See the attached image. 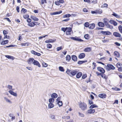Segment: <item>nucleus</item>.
I'll list each match as a JSON object with an SVG mask.
<instances>
[{
    "label": "nucleus",
    "mask_w": 122,
    "mask_h": 122,
    "mask_svg": "<svg viewBox=\"0 0 122 122\" xmlns=\"http://www.w3.org/2000/svg\"><path fill=\"white\" fill-rule=\"evenodd\" d=\"M78 71L76 70H71L68 69H67L66 73L69 75L71 74L73 76L75 75L77 73Z\"/></svg>",
    "instance_id": "f257e3e1"
},
{
    "label": "nucleus",
    "mask_w": 122,
    "mask_h": 122,
    "mask_svg": "<svg viewBox=\"0 0 122 122\" xmlns=\"http://www.w3.org/2000/svg\"><path fill=\"white\" fill-rule=\"evenodd\" d=\"M105 67L108 71H109L111 70H114L115 68L113 66L110 64H107L106 66H105Z\"/></svg>",
    "instance_id": "f03ea898"
},
{
    "label": "nucleus",
    "mask_w": 122,
    "mask_h": 122,
    "mask_svg": "<svg viewBox=\"0 0 122 122\" xmlns=\"http://www.w3.org/2000/svg\"><path fill=\"white\" fill-rule=\"evenodd\" d=\"M79 107L81 109L83 110H86L87 107L86 104L84 102H81L79 104Z\"/></svg>",
    "instance_id": "7ed1b4c3"
},
{
    "label": "nucleus",
    "mask_w": 122,
    "mask_h": 122,
    "mask_svg": "<svg viewBox=\"0 0 122 122\" xmlns=\"http://www.w3.org/2000/svg\"><path fill=\"white\" fill-rule=\"evenodd\" d=\"M70 38L71 39L75 40L76 41H78L80 42H82L84 41L82 39L78 38V37H70Z\"/></svg>",
    "instance_id": "20e7f679"
},
{
    "label": "nucleus",
    "mask_w": 122,
    "mask_h": 122,
    "mask_svg": "<svg viewBox=\"0 0 122 122\" xmlns=\"http://www.w3.org/2000/svg\"><path fill=\"white\" fill-rule=\"evenodd\" d=\"M100 32L103 35H110L112 34L111 32L109 31H104L102 30Z\"/></svg>",
    "instance_id": "39448f33"
},
{
    "label": "nucleus",
    "mask_w": 122,
    "mask_h": 122,
    "mask_svg": "<svg viewBox=\"0 0 122 122\" xmlns=\"http://www.w3.org/2000/svg\"><path fill=\"white\" fill-rule=\"evenodd\" d=\"M97 69L102 74H104L105 72V71L104 69L103 68L100 67H97Z\"/></svg>",
    "instance_id": "423d86ee"
},
{
    "label": "nucleus",
    "mask_w": 122,
    "mask_h": 122,
    "mask_svg": "<svg viewBox=\"0 0 122 122\" xmlns=\"http://www.w3.org/2000/svg\"><path fill=\"white\" fill-rule=\"evenodd\" d=\"M72 30V28L70 27H68V29L66 31V34L67 35H71V32Z\"/></svg>",
    "instance_id": "0eeeda50"
},
{
    "label": "nucleus",
    "mask_w": 122,
    "mask_h": 122,
    "mask_svg": "<svg viewBox=\"0 0 122 122\" xmlns=\"http://www.w3.org/2000/svg\"><path fill=\"white\" fill-rule=\"evenodd\" d=\"M33 63L34 65L37 66L39 67H40L41 66L39 62L36 60H34V61H33Z\"/></svg>",
    "instance_id": "6e6552de"
},
{
    "label": "nucleus",
    "mask_w": 122,
    "mask_h": 122,
    "mask_svg": "<svg viewBox=\"0 0 122 122\" xmlns=\"http://www.w3.org/2000/svg\"><path fill=\"white\" fill-rule=\"evenodd\" d=\"M98 97L101 98H105L106 97V95L105 94L102 93L99 94L98 95Z\"/></svg>",
    "instance_id": "1a4fd4ad"
},
{
    "label": "nucleus",
    "mask_w": 122,
    "mask_h": 122,
    "mask_svg": "<svg viewBox=\"0 0 122 122\" xmlns=\"http://www.w3.org/2000/svg\"><path fill=\"white\" fill-rule=\"evenodd\" d=\"M113 35L115 37H120L121 36L120 34L117 32H114L113 34Z\"/></svg>",
    "instance_id": "9d476101"
},
{
    "label": "nucleus",
    "mask_w": 122,
    "mask_h": 122,
    "mask_svg": "<svg viewBox=\"0 0 122 122\" xmlns=\"http://www.w3.org/2000/svg\"><path fill=\"white\" fill-rule=\"evenodd\" d=\"M35 60L33 58H30L28 61V63L30 64H33V62Z\"/></svg>",
    "instance_id": "9b49d317"
},
{
    "label": "nucleus",
    "mask_w": 122,
    "mask_h": 122,
    "mask_svg": "<svg viewBox=\"0 0 122 122\" xmlns=\"http://www.w3.org/2000/svg\"><path fill=\"white\" fill-rule=\"evenodd\" d=\"M85 56V54L84 53H80L79 56L78 57L80 59L84 58Z\"/></svg>",
    "instance_id": "f8f14e48"
},
{
    "label": "nucleus",
    "mask_w": 122,
    "mask_h": 122,
    "mask_svg": "<svg viewBox=\"0 0 122 122\" xmlns=\"http://www.w3.org/2000/svg\"><path fill=\"white\" fill-rule=\"evenodd\" d=\"M97 24L98 26L102 27H103L105 26L104 23L101 22H98V23Z\"/></svg>",
    "instance_id": "ddd939ff"
},
{
    "label": "nucleus",
    "mask_w": 122,
    "mask_h": 122,
    "mask_svg": "<svg viewBox=\"0 0 122 122\" xmlns=\"http://www.w3.org/2000/svg\"><path fill=\"white\" fill-rule=\"evenodd\" d=\"M56 40H52V39H50L45 41V42L46 43H53L56 41Z\"/></svg>",
    "instance_id": "4468645a"
},
{
    "label": "nucleus",
    "mask_w": 122,
    "mask_h": 122,
    "mask_svg": "<svg viewBox=\"0 0 122 122\" xmlns=\"http://www.w3.org/2000/svg\"><path fill=\"white\" fill-rule=\"evenodd\" d=\"M71 59L72 60L74 61H76L77 60V56L75 55H72L71 56Z\"/></svg>",
    "instance_id": "2eb2a0df"
},
{
    "label": "nucleus",
    "mask_w": 122,
    "mask_h": 122,
    "mask_svg": "<svg viewBox=\"0 0 122 122\" xmlns=\"http://www.w3.org/2000/svg\"><path fill=\"white\" fill-rule=\"evenodd\" d=\"M89 28L90 29H93L95 26V24L94 23H93L90 24L89 25Z\"/></svg>",
    "instance_id": "dca6fc26"
},
{
    "label": "nucleus",
    "mask_w": 122,
    "mask_h": 122,
    "mask_svg": "<svg viewBox=\"0 0 122 122\" xmlns=\"http://www.w3.org/2000/svg\"><path fill=\"white\" fill-rule=\"evenodd\" d=\"M8 42L9 41L8 40H4L1 42L0 44L2 45H4L8 44Z\"/></svg>",
    "instance_id": "f3484780"
},
{
    "label": "nucleus",
    "mask_w": 122,
    "mask_h": 122,
    "mask_svg": "<svg viewBox=\"0 0 122 122\" xmlns=\"http://www.w3.org/2000/svg\"><path fill=\"white\" fill-rule=\"evenodd\" d=\"M95 112V110L94 109H90L88 110L87 112L89 114H92L94 113Z\"/></svg>",
    "instance_id": "a211bd4d"
},
{
    "label": "nucleus",
    "mask_w": 122,
    "mask_h": 122,
    "mask_svg": "<svg viewBox=\"0 0 122 122\" xmlns=\"http://www.w3.org/2000/svg\"><path fill=\"white\" fill-rule=\"evenodd\" d=\"M8 92L11 95H13L15 97H16L17 96V93L14 92L10 90Z\"/></svg>",
    "instance_id": "6ab92c4d"
},
{
    "label": "nucleus",
    "mask_w": 122,
    "mask_h": 122,
    "mask_svg": "<svg viewBox=\"0 0 122 122\" xmlns=\"http://www.w3.org/2000/svg\"><path fill=\"white\" fill-rule=\"evenodd\" d=\"M105 26H107V28H109L111 29H112L113 28V26L109 24L108 23L105 24Z\"/></svg>",
    "instance_id": "aec40b11"
},
{
    "label": "nucleus",
    "mask_w": 122,
    "mask_h": 122,
    "mask_svg": "<svg viewBox=\"0 0 122 122\" xmlns=\"http://www.w3.org/2000/svg\"><path fill=\"white\" fill-rule=\"evenodd\" d=\"M92 50L91 48L90 47H87L85 48L84 51L85 52H89Z\"/></svg>",
    "instance_id": "412c9836"
},
{
    "label": "nucleus",
    "mask_w": 122,
    "mask_h": 122,
    "mask_svg": "<svg viewBox=\"0 0 122 122\" xmlns=\"http://www.w3.org/2000/svg\"><path fill=\"white\" fill-rule=\"evenodd\" d=\"M51 97L53 98H56L57 97L58 95L56 93H53L51 95Z\"/></svg>",
    "instance_id": "4be33fe9"
},
{
    "label": "nucleus",
    "mask_w": 122,
    "mask_h": 122,
    "mask_svg": "<svg viewBox=\"0 0 122 122\" xmlns=\"http://www.w3.org/2000/svg\"><path fill=\"white\" fill-rule=\"evenodd\" d=\"M82 75V73L81 72L78 73L76 74V77L77 78H80Z\"/></svg>",
    "instance_id": "5701e85b"
},
{
    "label": "nucleus",
    "mask_w": 122,
    "mask_h": 122,
    "mask_svg": "<svg viewBox=\"0 0 122 122\" xmlns=\"http://www.w3.org/2000/svg\"><path fill=\"white\" fill-rule=\"evenodd\" d=\"M114 55L116 56L119 57L120 56V54L117 51H115L114 52Z\"/></svg>",
    "instance_id": "b1692460"
},
{
    "label": "nucleus",
    "mask_w": 122,
    "mask_h": 122,
    "mask_svg": "<svg viewBox=\"0 0 122 122\" xmlns=\"http://www.w3.org/2000/svg\"><path fill=\"white\" fill-rule=\"evenodd\" d=\"M5 56L8 59H11L12 60H14V58L13 57L10 56L6 55Z\"/></svg>",
    "instance_id": "393cba45"
},
{
    "label": "nucleus",
    "mask_w": 122,
    "mask_h": 122,
    "mask_svg": "<svg viewBox=\"0 0 122 122\" xmlns=\"http://www.w3.org/2000/svg\"><path fill=\"white\" fill-rule=\"evenodd\" d=\"M112 15L117 18H119L120 17V15H118L117 14L114 12L113 13Z\"/></svg>",
    "instance_id": "a878e982"
},
{
    "label": "nucleus",
    "mask_w": 122,
    "mask_h": 122,
    "mask_svg": "<svg viewBox=\"0 0 122 122\" xmlns=\"http://www.w3.org/2000/svg\"><path fill=\"white\" fill-rule=\"evenodd\" d=\"M62 12V11H60L59 12L57 11V12H54L52 13L51 14L52 15H53L59 14H60Z\"/></svg>",
    "instance_id": "bb28decb"
},
{
    "label": "nucleus",
    "mask_w": 122,
    "mask_h": 122,
    "mask_svg": "<svg viewBox=\"0 0 122 122\" xmlns=\"http://www.w3.org/2000/svg\"><path fill=\"white\" fill-rule=\"evenodd\" d=\"M31 18L32 20L34 21H38L39 20V19L38 18L34 16H31Z\"/></svg>",
    "instance_id": "cd10ccee"
},
{
    "label": "nucleus",
    "mask_w": 122,
    "mask_h": 122,
    "mask_svg": "<svg viewBox=\"0 0 122 122\" xmlns=\"http://www.w3.org/2000/svg\"><path fill=\"white\" fill-rule=\"evenodd\" d=\"M54 105L52 103H50L48 104V107L49 108H51L54 107Z\"/></svg>",
    "instance_id": "c85d7f7f"
},
{
    "label": "nucleus",
    "mask_w": 122,
    "mask_h": 122,
    "mask_svg": "<svg viewBox=\"0 0 122 122\" xmlns=\"http://www.w3.org/2000/svg\"><path fill=\"white\" fill-rule=\"evenodd\" d=\"M66 60L67 61H69L71 59V56L69 55H67L66 56Z\"/></svg>",
    "instance_id": "c756f323"
},
{
    "label": "nucleus",
    "mask_w": 122,
    "mask_h": 122,
    "mask_svg": "<svg viewBox=\"0 0 122 122\" xmlns=\"http://www.w3.org/2000/svg\"><path fill=\"white\" fill-rule=\"evenodd\" d=\"M98 106L95 104H92L89 107V108L91 109H92L95 107H97Z\"/></svg>",
    "instance_id": "7c9ffc66"
},
{
    "label": "nucleus",
    "mask_w": 122,
    "mask_h": 122,
    "mask_svg": "<svg viewBox=\"0 0 122 122\" xmlns=\"http://www.w3.org/2000/svg\"><path fill=\"white\" fill-rule=\"evenodd\" d=\"M71 16V15L70 14H67L63 15V18H69Z\"/></svg>",
    "instance_id": "2f4dec72"
},
{
    "label": "nucleus",
    "mask_w": 122,
    "mask_h": 122,
    "mask_svg": "<svg viewBox=\"0 0 122 122\" xmlns=\"http://www.w3.org/2000/svg\"><path fill=\"white\" fill-rule=\"evenodd\" d=\"M55 100L54 98H52L49 99V102L50 103H52L54 102Z\"/></svg>",
    "instance_id": "473e14b6"
},
{
    "label": "nucleus",
    "mask_w": 122,
    "mask_h": 122,
    "mask_svg": "<svg viewBox=\"0 0 122 122\" xmlns=\"http://www.w3.org/2000/svg\"><path fill=\"white\" fill-rule=\"evenodd\" d=\"M87 61H79L77 63L79 64H81L83 63H85Z\"/></svg>",
    "instance_id": "72a5a7b5"
},
{
    "label": "nucleus",
    "mask_w": 122,
    "mask_h": 122,
    "mask_svg": "<svg viewBox=\"0 0 122 122\" xmlns=\"http://www.w3.org/2000/svg\"><path fill=\"white\" fill-rule=\"evenodd\" d=\"M68 27H66V28L62 27L61 28V30L65 32L68 29Z\"/></svg>",
    "instance_id": "f704fd0d"
},
{
    "label": "nucleus",
    "mask_w": 122,
    "mask_h": 122,
    "mask_svg": "<svg viewBox=\"0 0 122 122\" xmlns=\"http://www.w3.org/2000/svg\"><path fill=\"white\" fill-rule=\"evenodd\" d=\"M89 23L88 22H86L85 23L84 25L86 27H89Z\"/></svg>",
    "instance_id": "c9c22d12"
},
{
    "label": "nucleus",
    "mask_w": 122,
    "mask_h": 122,
    "mask_svg": "<svg viewBox=\"0 0 122 122\" xmlns=\"http://www.w3.org/2000/svg\"><path fill=\"white\" fill-rule=\"evenodd\" d=\"M28 25L29 26L32 27L34 26L33 22H31L28 24Z\"/></svg>",
    "instance_id": "e433bc0d"
},
{
    "label": "nucleus",
    "mask_w": 122,
    "mask_h": 122,
    "mask_svg": "<svg viewBox=\"0 0 122 122\" xmlns=\"http://www.w3.org/2000/svg\"><path fill=\"white\" fill-rule=\"evenodd\" d=\"M96 73L97 76H99L100 75L102 77H103V74L102 73L98 72H96Z\"/></svg>",
    "instance_id": "4c0bfd02"
},
{
    "label": "nucleus",
    "mask_w": 122,
    "mask_h": 122,
    "mask_svg": "<svg viewBox=\"0 0 122 122\" xmlns=\"http://www.w3.org/2000/svg\"><path fill=\"white\" fill-rule=\"evenodd\" d=\"M119 30L121 33H122V26L121 25H120L118 27Z\"/></svg>",
    "instance_id": "58836bf2"
},
{
    "label": "nucleus",
    "mask_w": 122,
    "mask_h": 122,
    "mask_svg": "<svg viewBox=\"0 0 122 122\" xmlns=\"http://www.w3.org/2000/svg\"><path fill=\"white\" fill-rule=\"evenodd\" d=\"M50 117L52 119H55V115L53 114H51L50 116Z\"/></svg>",
    "instance_id": "ea45409f"
},
{
    "label": "nucleus",
    "mask_w": 122,
    "mask_h": 122,
    "mask_svg": "<svg viewBox=\"0 0 122 122\" xmlns=\"http://www.w3.org/2000/svg\"><path fill=\"white\" fill-rule=\"evenodd\" d=\"M89 35L88 34H85L84 36V37L86 39H89Z\"/></svg>",
    "instance_id": "a19ab883"
},
{
    "label": "nucleus",
    "mask_w": 122,
    "mask_h": 122,
    "mask_svg": "<svg viewBox=\"0 0 122 122\" xmlns=\"http://www.w3.org/2000/svg\"><path fill=\"white\" fill-rule=\"evenodd\" d=\"M112 89L113 90L117 91H120L121 90L120 88H118L117 87H114V88H112Z\"/></svg>",
    "instance_id": "79ce46f5"
},
{
    "label": "nucleus",
    "mask_w": 122,
    "mask_h": 122,
    "mask_svg": "<svg viewBox=\"0 0 122 122\" xmlns=\"http://www.w3.org/2000/svg\"><path fill=\"white\" fill-rule=\"evenodd\" d=\"M27 10L24 8H22L21 10V12L23 13H25L27 12Z\"/></svg>",
    "instance_id": "37998d69"
},
{
    "label": "nucleus",
    "mask_w": 122,
    "mask_h": 122,
    "mask_svg": "<svg viewBox=\"0 0 122 122\" xmlns=\"http://www.w3.org/2000/svg\"><path fill=\"white\" fill-rule=\"evenodd\" d=\"M57 104H58L59 106L60 107L62 106L63 103L62 101H60V102H57Z\"/></svg>",
    "instance_id": "c03bdc74"
},
{
    "label": "nucleus",
    "mask_w": 122,
    "mask_h": 122,
    "mask_svg": "<svg viewBox=\"0 0 122 122\" xmlns=\"http://www.w3.org/2000/svg\"><path fill=\"white\" fill-rule=\"evenodd\" d=\"M47 48H52V45L49 43L47 44L46 45Z\"/></svg>",
    "instance_id": "a18cd8bd"
},
{
    "label": "nucleus",
    "mask_w": 122,
    "mask_h": 122,
    "mask_svg": "<svg viewBox=\"0 0 122 122\" xmlns=\"http://www.w3.org/2000/svg\"><path fill=\"white\" fill-rule=\"evenodd\" d=\"M59 69L60 71H64V69L62 67V66H59Z\"/></svg>",
    "instance_id": "49530a36"
},
{
    "label": "nucleus",
    "mask_w": 122,
    "mask_h": 122,
    "mask_svg": "<svg viewBox=\"0 0 122 122\" xmlns=\"http://www.w3.org/2000/svg\"><path fill=\"white\" fill-rule=\"evenodd\" d=\"M29 43H21V45L22 46H28L29 45Z\"/></svg>",
    "instance_id": "de8ad7c7"
},
{
    "label": "nucleus",
    "mask_w": 122,
    "mask_h": 122,
    "mask_svg": "<svg viewBox=\"0 0 122 122\" xmlns=\"http://www.w3.org/2000/svg\"><path fill=\"white\" fill-rule=\"evenodd\" d=\"M96 12L97 14L98 13L101 14L102 13V10H96Z\"/></svg>",
    "instance_id": "09e8293b"
},
{
    "label": "nucleus",
    "mask_w": 122,
    "mask_h": 122,
    "mask_svg": "<svg viewBox=\"0 0 122 122\" xmlns=\"http://www.w3.org/2000/svg\"><path fill=\"white\" fill-rule=\"evenodd\" d=\"M62 49V46H61L60 47H58L56 48V51H58Z\"/></svg>",
    "instance_id": "8fccbe9b"
},
{
    "label": "nucleus",
    "mask_w": 122,
    "mask_h": 122,
    "mask_svg": "<svg viewBox=\"0 0 122 122\" xmlns=\"http://www.w3.org/2000/svg\"><path fill=\"white\" fill-rule=\"evenodd\" d=\"M4 99L7 102H10L11 101L9 99L7 98L6 97H4Z\"/></svg>",
    "instance_id": "3c124183"
},
{
    "label": "nucleus",
    "mask_w": 122,
    "mask_h": 122,
    "mask_svg": "<svg viewBox=\"0 0 122 122\" xmlns=\"http://www.w3.org/2000/svg\"><path fill=\"white\" fill-rule=\"evenodd\" d=\"M3 33L4 36L6 35L8 33V32L5 30H4L3 31Z\"/></svg>",
    "instance_id": "603ef678"
},
{
    "label": "nucleus",
    "mask_w": 122,
    "mask_h": 122,
    "mask_svg": "<svg viewBox=\"0 0 122 122\" xmlns=\"http://www.w3.org/2000/svg\"><path fill=\"white\" fill-rule=\"evenodd\" d=\"M15 46H16L15 45H10L9 46H6L5 47L9 48L10 47H15Z\"/></svg>",
    "instance_id": "864d4df0"
},
{
    "label": "nucleus",
    "mask_w": 122,
    "mask_h": 122,
    "mask_svg": "<svg viewBox=\"0 0 122 122\" xmlns=\"http://www.w3.org/2000/svg\"><path fill=\"white\" fill-rule=\"evenodd\" d=\"M89 103L90 105H91L93 104V102L92 100H89Z\"/></svg>",
    "instance_id": "5fc2aeb1"
},
{
    "label": "nucleus",
    "mask_w": 122,
    "mask_h": 122,
    "mask_svg": "<svg viewBox=\"0 0 122 122\" xmlns=\"http://www.w3.org/2000/svg\"><path fill=\"white\" fill-rule=\"evenodd\" d=\"M23 17L25 19H27L29 17V16L28 15H25L23 16Z\"/></svg>",
    "instance_id": "6e6d98bb"
},
{
    "label": "nucleus",
    "mask_w": 122,
    "mask_h": 122,
    "mask_svg": "<svg viewBox=\"0 0 122 122\" xmlns=\"http://www.w3.org/2000/svg\"><path fill=\"white\" fill-rule=\"evenodd\" d=\"M87 77V75L86 74H83L82 77V78L83 79H84L85 78Z\"/></svg>",
    "instance_id": "4d7b16f0"
},
{
    "label": "nucleus",
    "mask_w": 122,
    "mask_h": 122,
    "mask_svg": "<svg viewBox=\"0 0 122 122\" xmlns=\"http://www.w3.org/2000/svg\"><path fill=\"white\" fill-rule=\"evenodd\" d=\"M5 36L3 38V39H9V36H8L7 35L4 36Z\"/></svg>",
    "instance_id": "13d9d810"
},
{
    "label": "nucleus",
    "mask_w": 122,
    "mask_h": 122,
    "mask_svg": "<svg viewBox=\"0 0 122 122\" xmlns=\"http://www.w3.org/2000/svg\"><path fill=\"white\" fill-rule=\"evenodd\" d=\"M55 4L57 5H60V2H59V1H56L55 2Z\"/></svg>",
    "instance_id": "bf43d9fd"
},
{
    "label": "nucleus",
    "mask_w": 122,
    "mask_h": 122,
    "mask_svg": "<svg viewBox=\"0 0 122 122\" xmlns=\"http://www.w3.org/2000/svg\"><path fill=\"white\" fill-rule=\"evenodd\" d=\"M121 65H122L121 64ZM121 66V64L120 63H117L116 64V66L117 67L119 68Z\"/></svg>",
    "instance_id": "052dcab7"
},
{
    "label": "nucleus",
    "mask_w": 122,
    "mask_h": 122,
    "mask_svg": "<svg viewBox=\"0 0 122 122\" xmlns=\"http://www.w3.org/2000/svg\"><path fill=\"white\" fill-rule=\"evenodd\" d=\"M44 3H46L47 2L46 0H42L41 2V4L43 5L44 4Z\"/></svg>",
    "instance_id": "680f3d73"
},
{
    "label": "nucleus",
    "mask_w": 122,
    "mask_h": 122,
    "mask_svg": "<svg viewBox=\"0 0 122 122\" xmlns=\"http://www.w3.org/2000/svg\"><path fill=\"white\" fill-rule=\"evenodd\" d=\"M78 114L79 116H80L81 117H84V115L83 114L81 113L80 112H79Z\"/></svg>",
    "instance_id": "e2e57ef3"
},
{
    "label": "nucleus",
    "mask_w": 122,
    "mask_h": 122,
    "mask_svg": "<svg viewBox=\"0 0 122 122\" xmlns=\"http://www.w3.org/2000/svg\"><path fill=\"white\" fill-rule=\"evenodd\" d=\"M33 23L34 24V26L36 25H39V24H40V23H39V24L38 22L35 21H33Z\"/></svg>",
    "instance_id": "0e129e2a"
},
{
    "label": "nucleus",
    "mask_w": 122,
    "mask_h": 122,
    "mask_svg": "<svg viewBox=\"0 0 122 122\" xmlns=\"http://www.w3.org/2000/svg\"><path fill=\"white\" fill-rule=\"evenodd\" d=\"M114 44L117 46H119L121 45L120 44L117 42H115L114 43Z\"/></svg>",
    "instance_id": "69168bd1"
},
{
    "label": "nucleus",
    "mask_w": 122,
    "mask_h": 122,
    "mask_svg": "<svg viewBox=\"0 0 122 122\" xmlns=\"http://www.w3.org/2000/svg\"><path fill=\"white\" fill-rule=\"evenodd\" d=\"M61 97H59L57 98L56 99V100L57 101V102H60V100L61 99Z\"/></svg>",
    "instance_id": "338daca9"
},
{
    "label": "nucleus",
    "mask_w": 122,
    "mask_h": 122,
    "mask_svg": "<svg viewBox=\"0 0 122 122\" xmlns=\"http://www.w3.org/2000/svg\"><path fill=\"white\" fill-rule=\"evenodd\" d=\"M103 77H102V78L105 79L106 80L108 78V77L106 76V75L104 74H103Z\"/></svg>",
    "instance_id": "774afa93"
}]
</instances>
